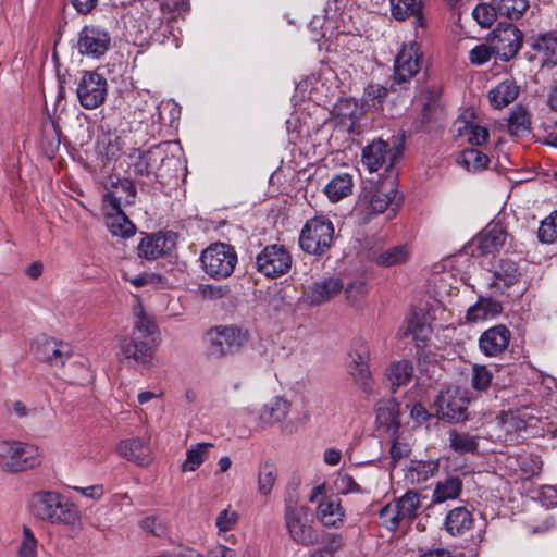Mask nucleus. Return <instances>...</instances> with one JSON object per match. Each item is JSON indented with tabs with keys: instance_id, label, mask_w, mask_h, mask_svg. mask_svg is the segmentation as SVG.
I'll list each match as a JSON object with an SVG mask.
<instances>
[{
	"instance_id": "18",
	"label": "nucleus",
	"mask_w": 557,
	"mask_h": 557,
	"mask_svg": "<svg viewBox=\"0 0 557 557\" xmlns=\"http://www.w3.org/2000/svg\"><path fill=\"white\" fill-rule=\"evenodd\" d=\"M292 410V403L284 396H274L265 401L258 411V424L273 426L284 424Z\"/></svg>"
},
{
	"instance_id": "64",
	"label": "nucleus",
	"mask_w": 557,
	"mask_h": 557,
	"mask_svg": "<svg viewBox=\"0 0 557 557\" xmlns=\"http://www.w3.org/2000/svg\"><path fill=\"white\" fill-rule=\"evenodd\" d=\"M539 498L542 505L556 506L557 505V486L545 485L539 491Z\"/></svg>"
},
{
	"instance_id": "44",
	"label": "nucleus",
	"mask_w": 557,
	"mask_h": 557,
	"mask_svg": "<svg viewBox=\"0 0 557 557\" xmlns=\"http://www.w3.org/2000/svg\"><path fill=\"white\" fill-rule=\"evenodd\" d=\"M517 463L520 470V475L523 478H531L539 475L543 469V461L540 456L533 453H521L517 456Z\"/></svg>"
},
{
	"instance_id": "12",
	"label": "nucleus",
	"mask_w": 557,
	"mask_h": 557,
	"mask_svg": "<svg viewBox=\"0 0 557 557\" xmlns=\"http://www.w3.org/2000/svg\"><path fill=\"white\" fill-rule=\"evenodd\" d=\"M400 148L391 147L389 143L382 138H374L372 143H368L361 151V162L369 172H375L380 169H388L394 165L395 158L398 157Z\"/></svg>"
},
{
	"instance_id": "41",
	"label": "nucleus",
	"mask_w": 557,
	"mask_h": 557,
	"mask_svg": "<svg viewBox=\"0 0 557 557\" xmlns=\"http://www.w3.org/2000/svg\"><path fill=\"white\" fill-rule=\"evenodd\" d=\"M391 434L393 438L392 447L389 448L391 463L393 467H396L401 459L408 457L411 450V444L407 436L401 433L400 429L393 430Z\"/></svg>"
},
{
	"instance_id": "23",
	"label": "nucleus",
	"mask_w": 557,
	"mask_h": 557,
	"mask_svg": "<svg viewBox=\"0 0 557 557\" xmlns=\"http://www.w3.org/2000/svg\"><path fill=\"white\" fill-rule=\"evenodd\" d=\"M117 453L121 457L126 458L127 461L146 467L152 461L149 446H146L144 441L138 437L123 440L117 445Z\"/></svg>"
},
{
	"instance_id": "46",
	"label": "nucleus",
	"mask_w": 557,
	"mask_h": 557,
	"mask_svg": "<svg viewBox=\"0 0 557 557\" xmlns=\"http://www.w3.org/2000/svg\"><path fill=\"white\" fill-rule=\"evenodd\" d=\"M348 373L364 393H373V379L369 364H348Z\"/></svg>"
},
{
	"instance_id": "15",
	"label": "nucleus",
	"mask_w": 557,
	"mask_h": 557,
	"mask_svg": "<svg viewBox=\"0 0 557 557\" xmlns=\"http://www.w3.org/2000/svg\"><path fill=\"white\" fill-rule=\"evenodd\" d=\"M120 356L127 360L129 366L140 369H152L153 350L147 342L136 341L135 337L124 336L120 339Z\"/></svg>"
},
{
	"instance_id": "26",
	"label": "nucleus",
	"mask_w": 557,
	"mask_h": 557,
	"mask_svg": "<svg viewBox=\"0 0 557 557\" xmlns=\"http://www.w3.org/2000/svg\"><path fill=\"white\" fill-rule=\"evenodd\" d=\"M520 92V87L515 81L506 78L488 90V102L493 109H504L515 101Z\"/></svg>"
},
{
	"instance_id": "38",
	"label": "nucleus",
	"mask_w": 557,
	"mask_h": 557,
	"mask_svg": "<svg viewBox=\"0 0 557 557\" xmlns=\"http://www.w3.org/2000/svg\"><path fill=\"white\" fill-rule=\"evenodd\" d=\"M480 445V438L469 433H459V431L450 430L449 447L458 454L475 453Z\"/></svg>"
},
{
	"instance_id": "16",
	"label": "nucleus",
	"mask_w": 557,
	"mask_h": 557,
	"mask_svg": "<svg viewBox=\"0 0 557 557\" xmlns=\"http://www.w3.org/2000/svg\"><path fill=\"white\" fill-rule=\"evenodd\" d=\"M344 284L339 277L329 276L313 282L304 293V301L310 306H321L334 299L342 292Z\"/></svg>"
},
{
	"instance_id": "54",
	"label": "nucleus",
	"mask_w": 557,
	"mask_h": 557,
	"mask_svg": "<svg viewBox=\"0 0 557 557\" xmlns=\"http://www.w3.org/2000/svg\"><path fill=\"white\" fill-rule=\"evenodd\" d=\"M136 319L134 321V329L140 336L147 337L156 333L157 324L149 314L145 313L141 305L135 309Z\"/></svg>"
},
{
	"instance_id": "24",
	"label": "nucleus",
	"mask_w": 557,
	"mask_h": 557,
	"mask_svg": "<svg viewBox=\"0 0 557 557\" xmlns=\"http://www.w3.org/2000/svg\"><path fill=\"white\" fill-rule=\"evenodd\" d=\"M375 420L381 426H385L388 431L399 430L400 405L395 398H385L380 400L375 406Z\"/></svg>"
},
{
	"instance_id": "19",
	"label": "nucleus",
	"mask_w": 557,
	"mask_h": 557,
	"mask_svg": "<svg viewBox=\"0 0 557 557\" xmlns=\"http://www.w3.org/2000/svg\"><path fill=\"white\" fill-rule=\"evenodd\" d=\"M102 212L104 215V223L112 236L120 238H132L136 234V226L126 216L122 208L110 206V203L102 202Z\"/></svg>"
},
{
	"instance_id": "13",
	"label": "nucleus",
	"mask_w": 557,
	"mask_h": 557,
	"mask_svg": "<svg viewBox=\"0 0 557 557\" xmlns=\"http://www.w3.org/2000/svg\"><path fill=\"white\" fill-rule=\"evenodd\" d=\"M110 41V35L104 27L86 25L79 30L77 49L81 54L98 59L107 52Z\"/></svg>"
},
{
	"instance_id": "61",
	"label": "nucleus",
	"mask_w": 557,
	"mask_h": 557,
	"mask_svg": "<svg viewBox=\"0 0 557 557\" xmlns=\"http://www.w3.org/2000/svg\"><path fill=\"white\" fill-rule=\"evenodd\" d=\"M407 333H411L417 346H423L425 345V341H428L431 331L429 326H425V324H420L414 322V320H411L408 324Z\"/></svg>"
},
{
	"instance_id": "27",
	"label": "nucleus",
	"mask_w": 557,
	"mask_h": 557,
	"mask_svg": "<svg viewBox=\"0 0 557 557\" xmlns=\"http://www.w3.org/2000/svg\"><path fill=\"white\" fill-rule=\"evenodd\" d=\"M172 245L163 234L148 235L138 243V256L145 259H157L171 250Z\"/></svg>"
},
{
	"instance_id": "37",
	"label": "nucleus",
	"mask_w": 557,
	"mask_h": 557,
	"mask_svg": "<svg viewBox=\"0 0 557 557\" xmlns=\"http://www.w3.org/2000/svg\"><path fill=\"white\" fill-rule=\"evenodd\" d=\"M462 483L458 476H449L445 481L435 485V490L432 494V500L435 504H442V502L448 499H456L461 492Z\"/></svg>"
},
{
	"instance_id": "29",
	"label": "nucleus",
	"mask_w": 557,
	"mask_h": 557,
	"mask_svg": "<svg viewBox=\"0 0 557 557\" xmlns=\"http://www.w3.org/2000/svg\"><path fill=\"white\" fill-rule=\"evenodd\" d=\"M414 374V366L411 360L400 359L393 361L386 369V376L393 392L401 385H407Z\"/></svg>"
},
{
	"instance_id": "14",
	"label": "nucleus",
	"mask_w": 557,
	"mask_h": 557,
	"mask_svg": "<svg viewBox=\"0 0 557 557\" xmlns=\"http://www.w3.org/2000/svg\"><path fill=\"white\" fill-rule=\"evenodd\" d=\"M163 152L159 147H152L148 151L134 150L128 156L127 168L131 175L139 181L150 178L156 174L161 161Z\"/></svg>"
},
{
	"instance_id": "51",
	"label": "nucleus",
	"mask_w": 557,
	"mask_h": 557,
	"mask_svg": "<svg viewBox=\"0 0 557 557\" xmlns=\"http://www.w3.org/2000/svg\"><path fill=\"white\" fill-rule=\"evenodd\" d=\"M277 480V471L270 463L262 466L258 472V493L270 495Z\"/></svg>"
},
{
	"instance_id": "48",
	"label": "nucleus",
	"mask_w": 557,
	"mask_h": 557,
	"mask_svg": "<svg viewBox=\"0 0 557 557\" xmlns=\"http://www.w3.org/2000/svg\"><path fill=\"white\" fill-rule=\"evenodd\" d=\"M16 555L17 557H38V540L33 529L27 525L23 527Z\"/></svg>"
},
{
	"instance_id": "3",
	"label": "nucleus",
	"mask_w": 557,
	"mask_h": 557,
	"mask_svg": "<svg viewBox=\"0 0 557 557\" xmlns=\"http://www.w3.org/2000/svg\"><path fill=\"white\" fill-rule=\"evenodd\" d=\"M42 461V453L36 444L5 440L0 442V466L7 472H22L36 468Z\"/></svg>"
},
{
	"instance_id": "21",
	"label": "nucleus",
	"mask_w": 557,
	"mask_h": 557,
	"mask_svg": "<svg viewBox=\"0 0 557 557\" xmlns=\"http://www.w3.org/2000/svg\"><path fill=\"white\" fill-rule=\"evenodd\" d=\"M318 520L326 528H338L344 523L345 511L337 495L322 496L317 506Z\"/></svg>"
},
{
	"instance_id": "2",
	"label": "nucleus",
	"mask_w": 557,
	"mask_h": 557,
	"mask_svg": "<svg viewBox=\"0 0 557 557\" xmlns=\"http://www.w3.org/2000/svg\"><path fill=\"white\" fill-rule=\"evenodd\" d=\"M284 521L290 539L298 545L311 546L319 541V532L313 527V517L310 508L293 499H286L284 506Z\"/></svg>"
},
{
	"instance_id": "55",
	"label": "nucleus",
	"mask_w": 557,
	"mask_h": 557,
	"mask_svg": "<svg viewBox=\"0 0 557 557\" xmlns=\"http://www.w3.org/2000/svg\"><path fill=\"white\" fill-rule=\"evenodd\" d=\"M492 379L493 373L486 366L475 364L473 367L471 375V385L473 388L479 389V392L486 389L490 387Z\"/></svg>"
},
{
	"instance_id": "17",
	"label": "nucleus",
	"mask_w": 557,
	"mask_h": 557,
	"mask_svg": "<svg viewBox=\"0 0 557 557\" xmlns=\"http://www.w3.org/2000/svg\"><path fill=\"white\" fill-rule=\"evenodd\" d=\"M396 197L397 187L394 181L376 185L368 199L369 213H382L389 209V216H395L398 207Z\"/></svg>"
},
{
	"instance_id": "20",
	"label": "nucleus",
	"mask_w": 557,
	"mask_h": 557,
	"mask_svg": "<svg viewBox=\"0 0 557 557\" xmlns=\"http://www.w3.org/2000/svg\"><path fill=\"white\" fill-rule=\"evenodd\" d=\"M511 332L504 324L490 327L482 333L479 339L481 351L485 356H498L508 348Z\"/></svg>"
},
{
	"instance_id": "32",
	"label": "nucleus",
	"mask_w": 557,
	"mask_h": 557,
	"mask_svg": "<svg viewBox=\"0 0 557 557\" xmlns=\"http://www.w3.org/2000/svg\"><path fill=\"white\" fill-rule=\"evenodd\" d=\"M123 144L122 138L116 133L102 132L97 136L95 148L98 156L106 160H115L121 153Z\"/></svg>"
},
{
	"instance_id": "52",
	"label": "nucleus",
	"mask_w": 557,
	"mask_h": 557,
	"mask_svg": "<svg viewBox=\"0 0 557 557\" xmlns=\"http://www.w3.org/2000/svg\"><path fill=\"white\" fill-rule=\"evenodd\" d=\"M539 240L543 244H556L557 242V210L546 216L539 227Z\"/></svg>"
},
{
	"instance_id": "28",
	"label": "nucleus",
	"mask_w": 557,
	"mask_h": 557,
	"mask_svg": "<svg viewBox=\"0 0 557 557\" xmlns=\"http://www.w3.org/2000/svg\"><path fill=\"white\" fill-rule=\"evenodd\" d=\"M473 518L469 509L457 507L449 510L445 517V530L453 536H460L471 529Z\"/></svg>"
},
{
	"instance_id": "6",
	"label": "nucleus",
	"mask_w": 557,
	"mask_h": 557,
	"mask_svg": "<svg viewBox=\"0 0 557 557\" xmlns=\"http://www.w3.org/2000/svg\"><path fill=\"white\" fill-rule=\"evenodd\" d=\"M469 393L458 386H446L440 389L434 399L435 413L440 420L460 422L467 420Z\"/></svg>"
},
{
	"instance_id": "36",
	"label": "nucleus",
	"mask_w": 557,
	"mask_h": 557,
	"mask_svg": "<svg viewBox=\"0 0 557 557\" xmlns=\"http://www.w3.org/2000/svg\"><path fill=\"white\" fill-rule=\"evenodd\" d=\"M533 49L541 55L544 64H557V35H540Z\"/></svg>"
},
{
	"instance_id": "4",
	"label": "nucleus",
	"mask_w": 557,
	"mask_h": 557,
	"mask_svg": "<svg viewBox=\"0 0 557 557\" xmlns=\"http://www.w3.org/2000/svg\"><path fill=\"white\" fill-rule=\"evenodd\" d=\"M334 225L329 218L315 215L302 226L299 235V245L310 255H323L334 242Z\"/></svg>"
},
{
	"instance_id": "1",
	"label": "nucleus",
	"mask_w": 557,
	"mask_h": 557,
	"mask_svg": "<svg viewBox=\"0 0 557 557\" xmlns=\"http://www.w3.org/2000/svg\"><path fill=\"white\" fill-rule=\"evenodd\" d=\"M29 507L36 518L50 523L82 528L79 509L73 503L64 500V496L57 491H37L30 497Z\"/></svg>"
},
{
	"instance_id": "62",
	"label": "nucleus",
	"mask_w": 557,
	"mask_h": 557,
	"mask_svg": "<svg viewBox=\"0 0 557 557\" xmlns=\"http://www.w3.org/2000/svg\"><path fill=\"white\" fill-rule=\"evenodd\" d=\"M228 292V287L223 285L203 284L199 286V294L209 300L222 299Z\"/></svg>"
},
{
	"instance_id": "39",
	"label": "nucleus",
	"mask_w": 557,
	"mask_h": 557,
	"mask_svg": "<svg viewBox=\"0 0 557 557\" xmlns=\"http://www.w3.org/2000/svg\"><path fill=\"white\" fill-rule=\"evenodd\" d=\"M490 159L476 148H468L463 150L457 159V163L462 165L463 169L471 172H479L485 170L488 165Z\"/></svg>"
},
{
	"instance_id": "35",
	"label": "nucleus",
	"mask_w": 557,
	"mask_h": 557,
	"mask_svg": "<svg viewBox=\"0 0 557 557\" xmlns=\"http://www.w3.org/2000/svg\"><path fill=\"white\" fill-rule=\"evenodd\" d=\"M503 307L500 302L493 299H479L476 304H474L467 311V319L471 321L485 320L490 318H495V315L500 314Z\"/></svg>"
},
{
	"instance_id": "31",
	"label": "nucleus",
	"mask_w": 557,
	"mask_h": 557,
	"mask_svg": "<svg viewBox=\"0 0 557 557\" xmlns=\"http://www.w3.org/2000/svg\"><path fill=\"white\" fill-rule=\"evenodd\" d=\"M391 11L398 21L412 16L417 26H424L422 0H391Z\"/></svg>"
},
{
	"instance_id": "22",
	"label": "nucleus",
	"mask_w": 557,
	"mask_h": 557,
	"mask_svg": "<svg viewBox=\"0 0 557 557\" xmlns=\"http://www.w3.org/2000/svg\"><path fill=\"white\" fill-rule=\"evenodd\" d=\"M38 355L42 361L51 367H63L72 357L73 350L66 342L47 339L41 343Z\"/></svg>"
},
{
	"instance_id": "42",
	"label": "nucleus",
	"mask_w": 557,
	"mask_h": 557,
	"mask_svg": "<svg viewBox=\"0 0 557 557\" xmlns=\"http://www.w3.org/2000/svg\"><path fill=\"white\" fill-rule=\"evenodd\" d=\"M508 131L513 135H525L531 132V120L524 108L517 106L508 119Z\"/></svg>"
},
{
	"instance_id": "8",
	"label": "nucleus",
	"mask_w": 557,
	"mask_h": 557,
	"mask_svg": "<svg viewBox=\"0 0 557 557\" xmlns=\"http://www.w3.org/2000/svg\"><path fill=\"white\" fill-rule=\"evenodd\" d=\"M293 258L283 245L272 244L263 248L256 258L258 272L268 277H280L289 272Z\"/></svg>"
},
{
	"instance_id": "7",
	"label": "nucleus",
	"mask_w": 557,
	"mask_h": 557,
	"mask_svg": "<svg viewBox=\"0 0 557 557\" xmlns=\"http://www.w3.org/2000/svg\"><path fill=\"white\" fill-rule=\"evenodd\" d=\"M209 350L212 356L234 355L248 343L249 333L237 326H216L208 332Z\"/></svg>"
},
{
	"instance_id": "58",
	"label": "nucleus",
	"mask_w": 557,
	"mask_h": 557,
	"mask_svg": "<svg viewBox=\"0 0 557 557\" xmlns=\"http://www.w3.org/2000/svg\"><path fill=\"white\" fill-rule=\"evenodd\" d=\"M350 361L348 364H369L370 349L364 341H357L349 352Z\"/></svg>"
},
{
	"instance_id": "57",
	"label": "nucleus",
	"mask_w": 557,
	"mask_h": 557,
	"mask_svg": "<svg viewBox=\"0 0 557 557\" xmlns=\"http://www.w3.org/2000/svg\"><path fill=\"white\" fill-rule=\"evenodd\" d=\"M463 132L468 136L469 143L473 146H481L490 138V132L486 127L480 126L475 123H463Z\"/></svg>"
},
{
	"instance_id": "40",
	"label": "nucleus",
	"mask_w": 557,
	"mask_h": 557,
	"mask_svg": "<svg viewBox=\"0 0 557 557\" xmlns=\"http://www.w3.org/2000/svg\"><path fill=\"white\" fill-rule=\"evenodd\" d=\"M521 273L518 265L511 261H503L498 271L494 274L493 284L496 288H507L515 285L519 281Z\"/></svg>"
},
{
	"instance_id": "60",
	"label": "nucleus",
	"mask_w": 557,
	"mask_h": 557,
	"mask_svg": "<svg viewBox=\"0 0 557 557\" xmlns=\"http://www.w3.org/2000/svg\"><path fill=\"white\" fill-rule=\"evenodd\" d=\"M440 462L428 460V461H417L411 467L412 471H416L417 475L420 480H428V478L435 475L438 471Z\"/></svg>"
},
{
	"instance_id": "11",
	"label": "nucleus",
	"mask_w": 557,
	"mask_h": 557,
	"mask_svg": "<svg viewBox=\"0 0 557 557\" xmlns=\"http://www.w3.org/2000/svg\"><path fill=\"white\" fill-rule=\"evenodd\" d=\"M107 82L96 72H85L76 86V96L84 109H97L106 100Z\"/></svg>"
},
{
	"instance_id": "33",
	"label": "nucleus",
	"mask_w": 557,
	"mask_h": 557,
	"mask_svg": "<svg viewBox=\"0 0 557 557\" xmlns=\"http://www.w3.org/2000/svg\"><path fill=\"white\" fill-rule=\"evenodd\" d=\"M354 188V180L350 174H337L326 184L324 191L332 202H338L341 199L351 195Z\"/></svg>"
},
{
	"instance_id": "10",
	"label": "nucleus",
	"mask_w": 557,
	"mask_h": 557,
	"mask_svg": "<svg viewBox=\"0 0 557 557\" xmlns=\"http://www.w3.org/2000/svg\"><path fill=\"white\" fill-rule=\"evenodd\" d=\"M421 60L422 52L417 41L404 44L395 58L393 84L405 83L414 77L421 69Z\"/></svg>"
},
{
	"instance_id": "25",
	"label": "nucleus",
	"mask_w": 557,
	"mask_h": 557,
	"mask_svg": "<svg viewBox=\"0 0 557 557\" xmlns=\"http://www.w3.org/2000/svg\"><path fill=\"white\" fill-rule=\"evenodd\" d=\"M136 188L132 180L123 178L112 184V188L103 195L102 202L122 208L123 203L135 202Z\"/></svg>"
},
{
	"instance_id": "34",
	"label": "nucleus",
	"mask_w": 557,
	"mask_h": 557,
	"mask_svg": "<svg viewBox=\"0 0 557 557\" xmlns=\"http://www.w3.org/2000/svg\"><path fill=\"white\" fill-rule=\"evenodd\" d=\"M213 447L212 443L191 444L186 450V458L181 466L183 472H194L209 457V449Z\"/></svg>"
},
{
	"instance_id": "53",
	"label": "nucleus",
	"mask_w": 557,
	"mask_h": 557,
	"mask_svg": "<svg viewBox=\"0 0 557 557\" xmlns=\"http://www.w3.org/2000/svg\"><path fill=\"white\" fill-rule=\"evenodd\" d=\"M497 7L493 3H479L473 9L472 15L481 26H492L498 15Z\"/></svg>"
},
{
	"instance_id": "9",
	"label": "nucleus",
	"mask_w": 557,
	"mask_h": 557,
	"mask_svg": "<svg viewBox=\"0 0 557 557\" xmlns=\"http://www.w3.org/2000/svg\"><path fill=\"white\" fill-rule=\"evenodd\" d=\"M523 42V34L512 24L499 25L488 35V44L492 51L500 60H510L520 50Z\"/></svg>"
},
{
	"instance_id": "43",
	"label": "nucleus",
	"mask_w": 557,
	"mask_h": 557,
	"mask_svg": "<svg viewBox=\"0 0 557 557\" xmlns=\"http://www.w3.org/2000/svg\"><path fill=\"white\" fill-rule=\"evenodd\" d=\"M361 109L355 99H344L335 106V113L339 119V123L349 124L350 127H354L356 124Z\"/></svg>"
},
{
	"instance_id": "63",
	"label": "nucleus",
	"mask_w": 557,
	"mask_h": 557,
	"mask_svg": "<svg viewBox=\"0 0 557 557\" xmlns=\"http://www.w3.org/2000/svg\"><path fill=\"white\" fill-rule=\"evenodd\" d=\"M528 424L529 421L515 413L506 414L503 419V425L507 432L525 430Z\"/></svg>"
},
{
	"instance_id": "50",
	"label": "nucleus",
	"mask_w": 557,
	"mask_h": 557,
	"mask_svg": "<svg viewBox=\"0 0 557 557\" xmlns=\"http://www.w3.org/2000/svg\"><path fill=\"white\" fill-rule=\"evenodd\" d=\"M499 14L509 18H519L525 12L528 0H494Z\"/></svg>"
},
{
	"instance_id": "45",
	"label": "nucleus",
	"mask_w": 557,
	"mask_h": 557,
	"mask_svg": "<svg viewBox=\"0 0 557 557\" xmlns=\"http://www.w3.org/2000/svg\"><path fill=\"white\" fill-rule=\"evenodd\" d=\"M379 519L382 527L388 531H396L401 524V513L398 499L386 504L379 512Z\"/></svg>"
},
{
	"instance_id": "47",
	"label": "nucleus",
	"mask_w": 557,
	"mask_h": 557,
	"mask_svg": "<svg viewBox=\"0 0 557 557\" xmlns=\"http://www.w3.org/2000/svg\"><path fill=\"white\" fill-rule=\"evenodd\" d=\"M398 504L401 520L414 519L419 513V508L421 506L420 496L418 493H414V491H407L398 498Z\"/></svg>"
},
{
	"instance_id": "5",
	"label": "nucleus",
	"mask_w": 557,
	"mask_h": 557,
	"mask_svg": "<svg viewBox=\"0 0 557 557\" xmlns=\"http://www.w3.org/2000/svg\"><path fill=\"white\" fill-rule=\"evenodd\" d=\"M200 262L208 276L224 278L231 276L235 270L238 263V253L230 244L214 243L202 250Z\"/></svg>"
},
{
	"instance_id": "30",
	"label": "nucleus",
	"mask_w": 557,
	"mask_h": 557,
	"mask_svg": "<svg viewBox=\"0 0 557 557\" xmlns=\"http://www.w3.org/2000/svg\"><path fill=\"white\" fill-rule=\"evenodd\" d=\"M507 239V233L500 225H492L479 235L476 238L478 249L481 253H493L504 246Z\"/></svg>"
},
{
	"instance_id": "59",
	"label": "nucleus",
	"mask_w": 557,
	"mask_h": 557,
	"mask_svg": "<svg viewBox=\"0 0 557 557\" xmlns=\"http://www.w3.org/2000/svg\"><path fill=\"white\" fill-rule=\"evenodd\" d=\"M492 54H494L492 45H476L473 49L470 50L469 60L473 64H484L490 62Z\"/></svg>"
},
{
	"instance_id": "49",
	"label": "nucleus",
	"mask_w": 557,
	"mask_h": 557,
	"mask_svg": "<svg viewBox=\"0 0 557 557\" xmlns=\"http://www.w3.org/2000/svg\"><path fill=\"white\" fill-rule=\"evenodd\" d=\"M409 256L407 247H393L389 249L383 250L375 258V262L381 267H395V264H400L406 262Z\"/></svg>"
},
{
	"instance_id": "56",
	"label": "nucleus",
	"mask_w": 557,
	"mask_h": 557,
	"mask_svg": "<svg viewBox=\"0 0 557 557\" xmlns=\"http://www.w3.org/2000/svg\"><path fill=\"white\" fill-rule=\"evenodd\" d=\"M239 515L231 507L222 509L215 518V527L219 532H228L237 527Z\"/></svg>"
}]
</instances>
